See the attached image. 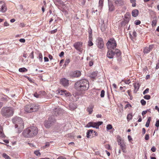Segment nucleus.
Returning a JSON list of instances; mask_svg holds the SVG:
<instances>
[{
	"instance_id": "1",
	"label": "nucleus",
	"mask_w": 159,
	"mask_h": 159,
	"mask_svg": "<svg viewBox=\"0 0 159 159\" xmlns=\"http://www.w3.org/2000/svg\"><path fill=\"white\" fill-rule=\"evenodd\" d=\"M75 89L78 91H83L87 90L89 87V83L88 80L84 79L80 80L75 83Z\"/></svg>"
},
{
	"instance_id": "2",
	"label": "nucleus",
	"mask_w": 159,
	"mask_h": 159,
	"mask_svg": "<svg viewBox=\"0 0 159 159\" xmlns=\"http://www.w3.org/2000/svg\"><path fill=\"white\" fill-rule=\"evenodd\" d=\"M38 132V128L35 126H32L25 129L22 134L25 137L31 138L36 136Z\"/></svg>"
},
{
	"instance_id": "3",
	"label": "nucleus",
	"mask_w": 159,
	"mask_h": 159,
	"mask_svg": "<svg viewBox=\"0 0 159 159\" xmlns=\"http://www.w3.org/2000/svg\"><path fill=\"white\" fill-rule=\"evenodd\" d=\"M12 121L15 125V128H18V133H20L24 127V122L22 119L20 117L16 116L12 119Z\"/></svg>"
},
{
	"instance_id": "4",
	"label": "nucleus",
	"mask_w": 159,
	"mask_h": 159,
	"mask_svg": "<svg viewBox=\"0 0 159 159\" xmlns=\"http://www.w3.org/2000/svg\"><path fill=\"white\" fill-rule=\"evenodd\" d=\"M14 112V109L11 107H3L1 110L2 115L6 117H9L12 116Z\"/></svg>"
},
{
	"instance_id": "5",
	"label": "nucleus",
	"mask_w": 159,
	"mask_h": 159,
	"mask_svg": "<svg viewBox=\"0 0 159 159\" xmlns=\"http://www.w3.org/2000/svg\"><path fill=\"white\" fill-rule=\"evenodd\" d=\"M107 45L108 49L111 50L114 49L116 48V43L115 40L114 38H111L109 39L107 43Z\"/></svg>"
},
{
	"instance_id": "6",
	"label": "nucleus",
	"mask_w": 159,
	"mask_h": 159,
	"mask_svg": "<svg viewBox=\"0 0 159 159\" xmlns=\"http://www.w3.org/2000/svg\"><path fill=\"white\" fill-rule=\"evenodd\" d=\"M54 123V120L52 117H50L48 120L44 121V125L47 128H49Z\"/></svg>"
},
{
	"instance_id": "7",
	"label": "nucleus",
	"mask_w": 159,
	"mask_h": 159,
	"mask_svg": "<svg viewBox=\"0 0 159 159\" xmlns=\"http://www.w3.org/2000/svg\"><path fill=\"white\" fill-rule=\"evenodd\" d=\"M64 112V111L62 109L58 107L53 110L52 114L53 115L57 116L61 115Z\"/></svg>"
},
{
	"instance_id": "8",
	"label": "nucleus",
	"mask_w": 159,
	"mask_h": 159,
	"mask_svg": "<svg viewBox=\"0 0 159 159\" xmlns=\"http://www.w3.org/2000/svg\"><path fill=\"white\" fill-rule=\"evenodd\" d=\"M57 93L60 94V95H63L65 97L69 96L70 95V93L66 90L62 89H59L57 91Z\"/></svg>"
},
{
	"instance_id": "9",
	"label": "nucleus",
	"mask_w": 159,
	"mask_h": 159,
	"mask_svg": "<svg viewBox=\"0 0 159 159\" xmlns=\"http://www.w3.org/2000/svg\"><path fill=\"white\" fill-rule=\"evenodd\" d=\"M74 46L78 51L80 52L82 51V43L79 42H76L74 44Z\"/></svg>"
},
{
	"instance_id": "10",
	"label": "nucleus",
	"mask_w": 159,
	"mask_h": 159,
	"mask_svg": "<svg viewBox=\"0 0 159 159\" xmlns=\"http://www.w3.org/2000/svg\"><path fill=\"white\" fill-rule=\"evenodd\" d=\"M7 8L4 2L3 1H0V11L2 12H4L7 11Z\"/></svg>"
},
{
	"instance_id": "11",
	"label": "nucleus",
	"mask_w": 159,
	"mask_h": 159,
	"mask_svg": "<svg viewBox=\"0 0 159 159\" xmlns=\"http://www.w3.org/2000/svg\"><path fill=\"white\" fill-rule=\"evenodd\" d=\"M81 72L78 70L75 71L70 73L71 76L74 78H77L80 76Z\"/></svg>"
},
{
	"instance_id": "12",
	"label": "nucleus",
	"mask_w": 159,
	"mask_h": 159,
	"mask_svg": "<svg viewBox=\"0 0 159 159\" xmlns=\"http://www.w3.org/2000/svg\"><path fill=\"white\" fill-rule=\"evenodd\" d=\"M60 82V83L64 87H67L69 85V80L65 78L61 79Z\"/></svg>"
},
{
	"instance_id": "13",
	"label": "nucleus",
	"mask_w": 159,
	"mask_h": 159,
	"mask_svg": "<svg viewBox=\"0 0 159 159\" xmlns=\"http://www.w3.org/2000/svg\"><path fill=\"white\" fill-rule=\"evenodd\" d=\"M98 41V48L102 49V48L104 46V42L103 39L101 38H98L97 39Z\"/></svg>"
},
{
	"instance_id": "14",
	"label": "nucleus",
	"mask_w": 159,
	"mask_h": 159,
	"mask_svg": "<svg viewBox=\"0 0 159 159\" xmlns=\"http://www.w3.org/2000/svg\"><path fill=\"white\" fill-rule=\"evenodd\" d=\"M94 106L93 105H89L87 108L86 111L87 112H88L89 115L92 114L93 112V108H94Z\"/></svg>"
},
{
	"instance_id": "15",
	"label": "nucleus",
	"mask_w": 159,
	"mask_h": 159,
	"mask_svg": "<svg viewBox=\"0 0 159 159\" xmlns=\"http://www.w3.org/2000/svg\"><path fill=\"white\" fill-rule=\"evenodd\" d=\"M32 108V112H35L37 111L39 108V105L35 104H31Z\"/></svg>"
},
{
	"instance_id": "16",
	"label": "nucleus",
	"mask_w": 159,
	"mask_h": 159,
	"mask_svg": "<svg viewBox=\"0 0 159 159\" xmlns=\"http://www.w3.org/2000/svg\"><path fill=\"white\" fill-rule=\"evenodd\" d=\"M120 145L121 149L122 150V152H124L126 153V146L125 143V142H122L121 143H119V144Z\"/></svg>"
},
{
	"instance_id": "17",
	"label": "nucleus",
	"mask_w": 159,
	"mask_h": 159,
	"mask_svg": "<svg viewBox=\"0 0 159 159\" xmlns=\"http://www.w3.org/2000/svg\"><path fill=\"white\" fill-rule=\"evenodd\" d=\"M153 46V45H150L148 47H146L144 48L143 52L144 53H148L150 52V51L152 49Z\"/></svg>"
},
{
	"instance_id": "18",
	"label": "nucleus",
	"mask_w": 159,
	"mask_h": 159,
	"mask_svg": "<svg viewBox=\"0 0 159 159\" xmlns=\"http://www.w3.org/2000/svg\"><path fill=\"white\" fill-rule=\"evenodd\" d=\"M115 4L118 6H120L124 4L122 0H113Z\"/></svg>"
},
{
	"instance_id": "19",
	"label": "nucleus",
	"mask_w": 159,
	"mask_h": 159,
	"mask_svg": "<svg viewBox=\"0 0 159 159\" xmlns=\"http://www.w3.org/2000/svg\"><path fill=\"white\" fill-rule=\"evenodd\" d=\"M114 55V53L112 50H109L107 52V57L109 58H112Z\"/></svg>"
},
{
	"instance_id": "20",
	"label": "nucleus",
	"mask_w": 159,
	"mask_h": 159,
	"mask_svg": "<svg viewBox=\"0 0 159 159\" xmlns=\"http://www.w3.org/2000/svg\"><path fill=\"white\" fill-rule=\"evenodd\" d=\"M25 111L27 112H32V108L31 107V104L30 105H27L25 107Z\"/></svg>"
},
{
	"instance_id": "21",
	"label": "nucleus",
	"mask_w": 159,
	"mask_h": 159,
	"mask_svg": "<svg viewBox=\"0 0 159 159\" xmlns=\"http://www.w3.org/2000/svg\"><path fill=\"white\" fill-rule=\"evenodd\" d=\"M139 11L137 9H135L132 11V16L134 17H136L139 14Z\"/></svg>"
},
{
	"instance_id": "22",
	"label": "nucleus",
	"mask_w": 159,
	"mask_h": 159,
	"mask_svg": "<svg viewBox=\"0 0 159 159\" xmlns=\"http://www.w3.org/2000/svg\"><path fill=\"white\" fill-rule=\"evenodd\" d=\"M76 106L75 104L71 103L69 104V109L70 110H73L76 108Z\"/></svg>"
},
{
	"instance_id": "23",
	"label": "nucleus",
	"mask_w": 159,
	"mask_h": 159,
	"mask_svg": "<svg viewBox=\"0 0 159 159\" xmlns=\"http://www.w3.org/2000/svg\"><path fill=\"white\" fill-rule=\"evenodd\" d=\"M140 85L139 83H135L134 84V87L135 89L134 92H135V93H136L139 90L140 87Z\"/></svg>"
},
{
	"instance_id": "24",
	"label": "nucleus",
	"mask_w": 159,
	"mask_h": 159,
	"mask_svg": "<svg viewBox=\"0 0 159 159\" xmlns=\"http://www.w3.org/2000/svg\"><path fill=\"white\" fill-rule=\"evenodd\" d=\"M93 130L92 129L89 130L87 133V138H89L91 136V134L93 133Z\"/></svg>"
},
{
	"instance_id": "25",
	"label": "nucleus",
	"mask_w": 159,
	"mask_h": 159,
	"mask_svg": "<svg viewBox=\"0 0 159 159\" xmlns=\"http://www.w3.org/2000/svg\"><path fill=\"white\" fill-rule=\"evenodd\" d=\"M103 2L104 0H99L98 7L100 9H101L103 6Z\"/></svg>"
},
{
	"instance_id": "26",
	"label": "nucleus",
	"mask_w": 159,
	"mask_h": 159,
	"mask_svg": "<svg viewBox=\"0 0 159 159\" xmlns=\"http://www.w3.org/2000/svg\"><path fill=\"white\" fill-rule=\"evenodd\" d=\"M117 139L118 143V145L120 143H121L122 142H124V140H122V139H121V137L119 135L117 136Z\"/></svg>"
},
{
	"instance_id": "27",
	"label": "nucleus",
	"mask_w": 159,
	"mask_h": 159,
	"mask_svg": "<svg viewBox=\"0 0 159 159\" xmlns=\"http://www.w3.org/2000/svg\"><path fill=\"white\" fill-rule=\"evenodd\" d=\"M5 135L2 132V129L1 126H0V137L3 138L5 137Z\"/></svg>"
},
{
	"instance_id": "28",
	"label": "nucleus",
	"mask_w": 159,
	"mask_h": 159,
	"mask_svg": "<svg viewBox=\"0 0 159 159\" xmlns=\"http://www.w3.org/2000/svg\"><path fill=\"white\" fill-rule=\"evenodd\" d=\"M114 52V55L116 54L117 57H119L121 55V53L120 50L118 49L115 50V51Z\"/></svg>"
},
{
	"instance_id": "29",
	"label": "nucleus",
	"mask_w": 159,
	"mask_h": 159,
	"mask_svg": "<svg viewBox=\"0 0 159 159\" xmlns=\"http://www.w3.org/2000/svg\"><path fill=\"white\" fill-rule=\"evenodd\" d=\"M151 120V118L150 117H149L148 118V119L147 120V121L146 125H145V126L147 127H148L149 126V124H150Z\"/></svg>"
},
{
	"instance_id": "30",
	"label": "nucleus",
	"mask_w": 159,
	"mask_h": 159,
	"mask_svg": "<svg viewBox=\"0 0 159 159\" xmlns=\"http://www.w3.org/2000/svg\"><path fill=\"white\" fill-rule=\"evenodd\" d=\"M97 75V72H93L91 75V77L93 78H95Z\"/></svg>"
},
{
	"instance_id": "31",
	"label": "nucleus",
	"mask_w": 159,
	"mask_h": 159,
	"mask_svg": "<svg viewBox=\"0 0 159 159\" xmlns=\"http://www.w3.org/2000/svg\"><path fill=\"white\" fill-rule=\"evenodd\" d=\"M109 10L110 11H112L114 10V7L111 4H109Z\"/></svg>"
},
{
	"instance_id": "32",
	"label": "nucleus",
	"mask_w": 159,
	"mask_h": 159,
	"mask_svg": "<svg viewBox=\"0 0 159 159\" xmlns=\"http://www.w3.org/2000/svg\"><path fill=\"white\" fill-rule=\"evenodd\" d=\"M157 22V21L156 20V18L155 20H153L152 21V26H155L156 25Z\"/></svg>"
},
{
	"instance_id": "33",
	"label": "nucleus",
	"mask_w": 159,
	"mask_h": 159,
	"mask_svg": "<svg viewBox=\"0 0 159 159\" xmlns=\"http://www.w3.org/2000/svg\"><path fill=\"white\" fill-rule=\"evenodd\" d=\"M19 70L20 72H25L27 71V70L25 68H20Z\"/></svg>"
},
{
	"instance_id": "34",
	"label": "nucleus",
	"mask_w": 159,
	"mask_h": 159,
	"mask_svg": "<svg viewBox=\"0 0 159 159\" xmlns=\"http://www.w3.org/2000/svg\"><path fill=\"white\" fill-rule=\"evenodd\" d=\"M132 113L128 114L127 115V119L128 120H130L132 119Z\"/></svg>"
},
{
	"instance_id": "35",
	"label": "nucleus",
	"mask_w": 159,
	"mask_h": 159,
	"mask_svg": "<svg viewBox=\"0 0 159 159\" xmlns=\"http://www.w3.org/2000/svg\"><path fill=\"white\" fill-rule=\"evenodd\" d=\"M101 29L102 32H103L106 29V27L104 24H103L101 25Z\"/></svg>"
},
{
	"instance_id": "36",
	"label": "nucleus",
	"mask_w": 159,
	"mask_h": 159,
	"mask_svg": "<svg viewBox=\"0 0 159 159\" xmlns=\"http://www.w3.org/2000/svg\"><path fill=\"white\" fill-rule=\"evenodd\" d=\"M2 156L5 159H11L10 157L5 153L3 154Z\"/></svg>"
},
{
	"instance_id": "37",
	"label": "nucleus",
	"mask_w": 159,
	"mask_h": 159,
	"mask_svg": "<svg viewBox=\"0 0 159 159\" xmlns=\"http://www.w3.org/2000/svg\"><path fill=\"white\" fill-rule=\"evenodd\" d=\"M39 59L40 62H42L43 61V56L41 53L39 54Z\"/></svg>"
},
{
	"instance_id": "38",
	"label": "nucleus",
	"mask_w": 159,
	"mask_h": 159,
	"mask_svg": "<svg viewBox=\"0 0 159 159\" xmlns=\"http://www.w3.org/2000/svg\"><path fill=\"white\" fill-rule=\"evenodd\" d=\"M125 17L129 20L130 17V15L129 13H126L125 16Z\"/></svg>"
},
{
	"instance_id": "39",
	"label": "nucleus",
	"mask_w": 159,
	"mask_h": 159,
	"mask_svg": "<svg viewBox=\"0 0 159 159\" xmlns=\"http://www.w3.org/2000/svg\"><path fill=\"white\" fill-rule=\"evenodd\" d=\"M92 41V40H89L88 42V45L89 46H91L93 45V43Z\"/></svg>"
},
{
	"instance_id": "40",
	"label": "nucleus",
	"mask_w": 159,
	"mask_h": 159,
	"mask_svg": "<svg viewBox=\"0 0 159 159\" xmlns=\"http://www.w3.org/2000/svg\"><path fill=\"white\" fill-rule=\"evenodd\" d=\"M143 98L147 100H149L150 99L151 97L149 95H146L143 97Z\"/></svg>"
},
{
	"instance_id": "41",
	"label": "nucleus",
	"mask_w": 159,
	"mask_h": 159,
	"mask_svg": "<svg viewBox=\"0 0 159 159\" xmlns=\"http://www.w3.org/2000/svg\"><path fill=\"white\" fill-rule=\"evenodd\" d=\"M105 92L104 90H102L101 91L100 94L101 97L103 98L104 97L105 95Z\"/></svg>"
},
{
	"instance_id": "42",
	"label": "nucleus",
	"mask_w": 159,
	"mask_h": 159,
	"mask_svg": "<svg viewBox=\"0 0 159 159\" xmlns=\"http://www.w3.org/2000/svg\"><path fill=\"white\" fill-rule=\"evenodd\" d=\"M34 153L37 156H40L41 155L40 153L39 150L35 151L34 152Z\"/></svg>"
},
{
	"instance_id": "43",
	"label": "nucleus",
	"mask_w": 159,
	"mask_h": 159,
	"mask_svg": "<svg viewBox=\"0 0 159 159\" xmlns=\"http://www.w3.org/2000/svg\"><path fill=\"white\" fill-rule=\"evenodd\" d=\"M34 96L36 98H41L40 94H38L37 93H35L34 94Z\"/></svg>"
},
{
	"instance_id": "44",
	"label": "nucleus",
	"mask_w": 159,
	"mask_h": 159,
	"mask_svg": "<svg viewBox=\"0 0 159 159\" xmlns=\"http://www.w3.org/2000/svg\"><path fill=\"white\" fill-rule=\"evenodd\" d=\"M57 29H56L53 30L49 31V33H51V34H53L56 33L57 32Z\"/></svg>"
},
{
	"instance_id": "45",
	"label": "nucleus",
	"mask_w": 159,
	"mask_h": 159,
	"mask_svg": "<svg viewBox=\"0 0 159 159\" xmlns=\"http://www.w3.org/2000/svg\"><path fill=\"white\" fill-rule=\"evenodd\" d=\"M112 126L110 124H108L107 125V129L108 130L111 129H112Z\"/></svg>"
},
{
	"instance_id": "46",
	"label": "nucleus",
	"mask_w": 159,
	"mask_h": 159,
	"mask_svg": "<svg viewBox=\"0 0 159 159\" xmlns=\"http://www.w3.org/2000/svg\"><path fill=\"white\" fill-rule=\"evenodd\" d=\"M140 102L143 106L145 105L146 104V102L144 99H142L140 101Z\"/></svg>"
},
{
	"instance_id": "47",
	"label": "nucleus",
	"mask_w": 159,
	"mask_h": 159,
	"mask_svg": "<svg viewBox=\"0 0 159 159\" xmlns=\"http://www.w3.org/2000/svg\"><path fill=\"white\" fill-rule=\"evenodd\" d=\"M49 146V142H46L45 144V145L43 146L44 148H46Z\"/></svg>"
},
{
	"instance_id": "48",
	"label": "nucleus",
	"mask_w": 159,
	"mask_h": 159,
	"mask_svg": "<svg viewBox=\"0 0 159 159\" xmlns=\"http://www.w3.org/2000/svg\"><path fill=\"white\" fill-rule=\"evenodd\" d=\"M149 91V89L148 88L146 89L143 92V94L144 95L145 94L147 93Z\"/></svg>"
},
{
	"instance_id": "49",
	"label": "nucleus",
	"mask_w": 159,
	"mask_h": 159,
	"mask_svg": "<svg viewBox=\"0 0 159 159\" xmlns=\"http://www.w3.org/2000/svg\"><path fill=\"white\" fill-rule=\"evenodd\" d=\"M93 123L89 122L87 125L86 126L88 127H93Z\"/></svg>"
},
{
	"instance_id": "50",
	"label": "nucleus",
	"mask_w": 159,
	"mask_h": 159,
	"mask_svg": "<svg viewBox=\"0 0 159 159\" xmlns=\"http://www.w3.org/2000/svg\"><path fill=\"white\" fill-rule=\"evenodd\" d=\"M96 123L97 124H96V125L98 126L97 127L99 128V126L101 125L102 124L103 122L101 121H99Z\"/></svg>"
},
{
	"instance_id": "51",
	"label": "nucleus",
	"mask_w": 159,
	"mask_h": 159,
	"mask_svg": "<svg viewBox=\"0 0 159 159\" xmlns=\"http://www.w3.org/2000/svg\"><path fill=\"white\" fill-rule=\"evenodd\" d=\"M70 62V60L69 59H66V61H65V66L68 65V64H69V63Z\"/></svg>"
},
{
	"instance_id": "52",
	"label": "nucleus",
	"mask_w": 159,
	"mask_h": 159,
	"mask_svg": "<svg viewBox=\"0 0 159 159\" xmlns=\"http://www.w3.org/2000/svg\"><path fill=\"white\" fill-rule=\"evenodd\" d=\"M135 24L136 25H139L141 23V21L139 20H136L135 21Z\"/></svg>"
},
{
	"instance_id": "53",
	"label": "nucleus",
	"mask_w": 159,
	"mask_h": 159,
	"mask_svg": "<svg viewBox=\"0 0 159 159\" xmlns=\"http://www.w3.org/2000/svg\"><path fill=\"white\" fill-rule=\"evenodd\" d=\"M145 139L146 140H148L149 139V135L148 134H146L145 137Z\"/></svg>"
},
{
	"instance_id": "54",
	"label": "nucleus",
	"mask_w": 159,
	"mask_h": 159,
	"mask_svg": "<svg viewBox=\"0 0 159 159\" xmlns=\"http://www.w3.org/2000/svg\"><path fill=\"white\" fill-rule=\"evenodd\" d=\"M30 57L32 59H33L34 58V52L33 51H32L31 52V53H30Z\"/></svg>"
},
{
	"instance_id": "55",
	"label": "nucleus",
	"mask_w": 159,
	"mask_h": 159,
	"mask_svg": "<svg viewBox=\"0 0 159 159\" xmlns=\"http://www.w3.org/2000/svg\"><path fill=\"white\" fill-rule=\"evenodd\" d=\"M96 124H97L96 123H93V125L92 127L95 128L96 129H98V128L97 127L98 126L96 125Z\"/></svg>"
},
{
	"instance_id": "56",
	"label": "nucleus",
	"mask_w": 159,
	"mask_h": 159,
	"mask_svg": "<svg viewBox=\"0 0 159 159\" xmlns=\"http://www.w3.org/2000/svg\"><path fill=\"white\" fill-rule=\"evenodd\" d=\"M124 82L125 83L127 84H129L131 82L130 81V80H125L124 81Z\"/></svg>"
},
{
	"instance_id": "57",
	"label": "nucleus",
	"mask_w": 159,
	"mask_h": 159,
	"mask_svg": "<svg viewBox=\"0 0 159 159\" xmlns=\"http://www.w3.org/2000/svg\"><path fill=\"white\" fill-rule=\"evenodd\" d=\"M155 126L156 127H158L159 126V120H157L156 121V124H155Z\"/></svg>"
},
{
	"instance_id": "58",
	"label": "nucleus",
	"mask_w": 159,
	"mask_h": 159,
	"mask_svg": "<svg viewBox=\"0 0 159 159\" xmlns=\"http://www.w3.org/2000/svg\"><path fill=\"white\" fill-rule=\"evenodd\" d=\"M25 26V24L23 23H21L20 24L19 26L21 27H23Z\"/></svg>"
},
{
	"instance_id": "59",
	"label": "nucleus",
	"mask_w": 159,
	"mask_h": 159,
	"mask_svg": "<svg viewBox=\"0 0 159 159\" xmlns=\"http://www.w3.org/2000/svg\"><path fill=\"white\" fill-rule=\"evenodd\" d=\"M88 33L89 34H92V30L90 28L88 29Z\"/></svg>"
},
{
	"instance_id": "60",
	"label": "nucleus",
	"mask_w": 159,
	"mask_h": 159,
	"mask_svg": "<svg viewBox=\"0 0 159 159\" xmlns=\"http://www.w3.org/2000/svg\"><path fill=\"white\" fill-rule=\"evenodd\" d=\"M151 150L152 151V152H154L156 151V148L154 147H153L151 148Z\"/></svg>"
},
{
	"instance_id": "61",
	"label": "nucleus",
	"mask_w": 159,
	"mask_h": 159,
	"mask_svg": "<svg viewBox=\"0 0 159 159\" xmlns=\"http://www.w3.org/2000/svg\"><path fill=\"white\" fill-rule=\"evenodd\" d=\"M19 41L21 43H25V40L24 39H20Z\"/></svg>"
},
{
	"instance_id": "62",
	"label": "nucleus",
	"mask_w": 159,
	"mask_h": 159,
	"mask_svg": "<svg viewBox=\"0 0 159 159\" xmlns=\"http://www.w3.org/2000/svg\"><path fill=\"white\" fill-rule=\"evenodd\" d=\"M159 68V60L158 61V62L157 63L156 69H157Z\"/></svg>"
},
{
	"instance_id": "63",
	"label": "nucleus",
	"mask_w": 159,
	"mask_h": 159,
	"mask_svg": "<svg viewBox=\"0 0 159 159\" xmlns=\"http://www.w3.org/2000/svg\"><path fill=\"white\" fill-rule=\"evenodd\" d=\"M44 58L45 62H48V61L49 59L47 57H44Z\"/></svg>"
},
{
	"instance_id": "64",
	"label": "nucleus",
	"mask_w": 159,
	"mask_h": 159,
	"mask_svg": "<svg viewBox=\"0 0 159 159\" xmlns=\"http://www.w3.org/2000/svg\"><path fill=\"white\" fill-rule=\"evenodd\" d=\"M57 159H66V158L62 156H61L58 157Z\"/></svg>"
}]
</instances>
